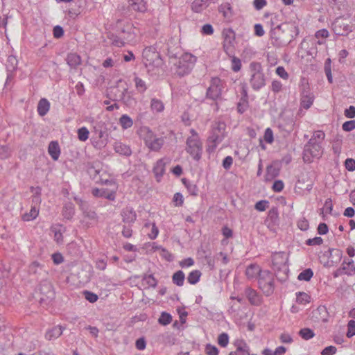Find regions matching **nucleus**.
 Segmentation results:
<instances>
[{
    "mask_svg": "<svg viewBox=\"0 0 355 355\" xmlns=\"http://www.w3.org/2000/svg\"><path fill=\"white\" fill-rule=\"evenodd\" d=\"M300 33L295 22H286L277 25L270 30L272 44L276 47H282L290 44Z\"/></svg>",
    "mask_w": 355,
    "mask_h": 355,
    "instance_id": "1",
    "label": "nucleus"
},
{
    "mask_svg": "<svg viewBox=\"0 0 355 355\" xmlns=\"http://www.w3.org/2000/svg\"><path fill=\"white\" fill-rule=\"evenodd\" d=\"M225 128L226 124L223 121H218L213 123L210 135L207 139L208 146L207 150L209 153L214 152L217 146L223 140L225 136Z\"/></svg>",
    "mask_w": 355,
    "mask_h": 355,
    "instance_id": "2",
    "label": "nucleus"
},
{
    "mask_svg": "<svg viewBox=\"0 0 355 355\" xmlns=\"http://www.w3.org/2000/svg\"><path fill=\"white\" fill-rule=\"evenodd\" d=\"M196 57L190 53H184L176 62H174L175 73L183 77L191 73L196 62Z\"/></svg>",
    "mask_w": 355,
    "mask_h": 355,
    "instance_id": "3",
    "label": "nucleus"
},
{
    "mask_svg": "<svg viewBox=\"0 0 355 355\" xmlns=\"http://www.w3.org/2000/svg\"><path fill=\"white\" fill-rule=\"evenodd\" d=\"M288 257L284 252H275L272 257V268L276 277L279 281H285L288 277Z\"/></svg>",
    "mask_w": 355,
    "mask_h": 355,
    "instance_id": "4",
    "label": "nucleus"
},
{
    "mask_svg": "<svg viewBox=\"0 0 355 355\" xmlns=\"http://www.w3.org/2000/svg\"><path fill=\"white\" fill-rule=\"evenodd\" d=\"M226 86L225 81L218 77H212L207 89L205 98L214 102L223 99V91Z\"/></svg>",
    "mask_w": 355,
    "mask_h": 355,
    "instance_id": "5",
    "label": "nucleus"
},
{
    "mask_svg": "<svg viewBox=\"0 0 355 355\" xmlns=\"http://www.w3.org/2000/svg\"><path fill=\"white\" fill-rule=\"evenodd\" d=\"M250 70L252 73L250 85L254 90L258 91L266 85V76L262 66L260 62H252L250 64Z\"/></svg>",
    "mask_w": 355,
    "mask_h": 355,
    "instance_id": "6",
    "label": "nucleus"
},
{
    "mask_svg": "<svg viewBox=\"0 0 355 355\" xmlns=\"http://www.w3.org/2000/svg\"><path fill=\"white\" fill-rule=\"evenodd\" d=\"M141 134L145 145L152 151H159L164 144V138L157 137L149 128H143Z\"/></svg>",
    "mask_w": 355,
    "mask_h": 355,
    "instance_id": "7",
    "label": "nucleus"
},
{
    "mask_svg": "<svg viewBox=\"0 0 355 355\" xmlns=\"http://www.w3.org/2000/svg\"><path fill=\"white\" fill-rule=\"evenodd\" d=\"M258 284L266 296L271 295L275 291L274 274L268 270H263L259 276Z\"/></svg>",
    "mask_w": 355,
    "mask_h": 355,
    "instance_id": "8",
    "label": "nucleus"
},
{
    "mask_svg": "<svg viewBox=\"0 0 355 355\" xmlns=\"http://www.w3.org/2000/svg\"><path fill=\"white\" fill-rule=\"evenodd\" d=\"M79 207L83 211V219L82 223L87 227L94 225L98 222V216L89 205L83 200H80Z\"/></svg>",
    "mask_w": 355,
    "mask_h": 355,
    "instance_id": "9",
    "label": "nucleus"
},
{
    "mask_svg": "<svg viewBox=\"0 0 355 355\" xmlns=\"http://www.w3.org/2000/svg\"><path fill=\"white\" fill-rule=\"evenodd\" d=\"M101 164L98 161L87 162L86 167L87 171L89 176L95 180L97 183L100 182L102 184H111L114 183L112 180H103L98 178V175L101 171Z\"/></svg>",
    "mask_w": 355,
    "mask_h": 355,
    "instance_id": "10",
    "label": "nucleus"
},
{
    "mask_svg": "<svg viewBox=\"0 0 355 355\" xmlns=\"http://www.w3.org/2000/svg\"><path fill=\"white\" fill-rule=\"evenodd\" d=\"M314 99V94L311 92L309 83H302L300 86V107L308 110L313 105Z\"/></svg>",
    "mask_w": 355,
    "mask_h": 355,
    "instance_id": "11",
    "label": "nucleus"
},
{
    "mask_svg": "<svg viewBox=\"0 0 355 355\" xmlns=\"http://www.w3.org/2000/svg\"><path fill=\"white\" fill-rule=\"evenodd\" d=\"M322 153L321 144L313 146L305 145L303 150V160L304 162L311 163L313 158H320Z\"/></svg>",
    "mask_w": 355,
    "mask_h": 355,
    "instance_id": "12",
    "label": "nucleus"
},
{
    "mask_svg": "<svg viewBox=\"0 0 355 355\" xmlns=\"http://www.w3.org/2000/svg\"><path fill=\"white\" fill-rule=\"evenodd\" d=\"M102 124H98L94 126V135L92 138L93 146L98 149H101L107 144V134L105 130L102 129Z\"/></svg>",
    "mask_w": 355,
    "mask_h": 355,
    "instance_id": "13",
    "label": "nucleus"
},
{
    "mask_svg": "<svg viewBox=\"0 0 355 355\" xmlns=\"http://www.w3.org/2000/svg\"><path fill=\"white\" fill-rule=\"evenodd\" d=\"M186 150L194 159L198 161L201 158L202 152V144L200 139H187Z\"/></svg>",
    "mask_w": 355,
    "mask_h": 355,
    "instance_id": "14",
    "label": "nucleus"
},
{
    "mask_svg": "<svg viewBox=\"0 0 355 355\" xmlns=\"http://www.w3.org/2000/svg\"><path fill=\"white\" fill-rule=\"evenodd\" d=\"M39 291L42 297L40 298V303L51 300L54 298L55 293L53 285L49 281L44 280L41 282L39 286Z\"/></svg>",
    "mask_w": 355,
    "mask_h": 355,
    "instance_id": "15",
    "label": "nucleus"
},
{
    "mask_svg": "<svg viewBox=\"0 0 355 355\" xmlns=\"http://www.w3.org/2000/svg\"><path fill=\"white\" fill-rule=\"evenodd\" d=\"M333 26L334 32L338 35H347L352 31V26L345 23L343 19H336Z\"/></svg>",
    "mask_w": 355,
    "mask_h": 355,
    "instance_id": "16",
    "label": "nucleus"
},
{
    "mask_svg": "<svg viewBox=\"0 0 355 355\" xmlns=\"http://www.w3.org/2000/svg\"><path fill=\"white\" fill-rule=\"evenodd\" d=\"M224 37L223 48L225 51L234 45L235 41V33L232 28L224 29L223 31Z\"/></svg>",
    "mask_w": 355,
    "mask_h": 355,
    "instance_id": "17",
    "label": "nucleus"
},
{
    "mask_svg": "<svg viewBox=\"0 0 355 355\" xmlns=\"http://www.w3.org/2000/svg\"><path fill=\"white\" fill-rule=\"evenodd\" d=\"M92 193L95 197L104 198L112 201H114L116 198V191H109L107 189L95 188L92 189Z\"/></svg>",
    "mask_w": 355,
    "mask_h": 355,
    "instance_id": "18",
    "label": "nucleus"
},
{
    "mask_svg": "<svg viewBox=\"0 0 355 355\" xmlns=\"http://www.w3.org/2000/svg\"><path fill=\"white\" fill-rule=\"evenodd\" d=\"M128 8L138 12H145L147 10V3L144 0H128Z\"/></svg>",
    "mask_w": 355,
    "mask_h": 355,
    "instance_id": "19",
    "label": "nucleus"
},
{
    "mask_svg": "<svg viewBox=\"0 0 355 355\" xmlns=\"http://www.w3.org/2000/svg\"><path fill=\"white\" fill-rule=\"evenodd\" d=\"M245 294L252 305L259 306L261 304V297L255 290L248 287L245 289Z\"/></svg>",
    "mask_w": 355,
    "mask_h": 355,
    "instance_id": "20",
    "label": "nucleus"
},
{
    "mask_svg": "<svg viewBox=\"0 0 355 355\" xmlns=\"http://www.w3.org/2000/svg\"><path fill=\"white\" fill-rule=\"evenodd\" d=\"M165 159L162 158L157 161L154 167H153V173L155 174V178L157 182H159L162 177L164 174L165 172Z\"/></svg>",
    "mask_w": 355,
    "mask_h": 355,
    "instance_id": "21",
    "label": "nucleus"
},
{
    "mask_svg": "<svg viewBox=\"0 0 355 355\" xmlns=\"http://www.w3.org/2000/svg\"><path fill=\"white\" fill-rule=\"evenodd\" d=\"M64 329V327L61 325L53 327L46 332L45 338L48 340L56 339L62 335Z\"/></svg>",
    "mask_w": 355,
    "mask_h": 355,
    "instance_id": "22",
    "label": "nucleus"
},
{
    "mask_svg": "<svg viewBox=\"0 0 355 355\" xmlns=\"http://www.w3.org/2000/svg\"><path fill=\"white\" fill-rule=\"evenodd\" d=\"M66 61L67 64L71 69H77L81 64L82 60L80 56L76 53H70L67 55Z\"/></svg>",
    "mask_w": 355,
    "mask_h": 355,
    "instance_id": "23",
    "label": "nucleus"
},
{
    "mask_svg": "<svg viewBox=\"0 0 355 355\" xmlns=\"http://www.w3.org/2000/svg\"><path fill=\"white\" fill-rule=\"evenodd\" d=\"M48 153L54 161L58 159L60 155V148L57 141H52L49 143Z\"/></svg>",
    "mask_w": 355,
    "mask_h": 355,
    "instance_id": "24",
    "label": "nucleus"
},
{
    "mask_svg": "<svg viewBox=\"0 0 355 355\" xmlns=\"http://www.w3.org/2000/svg\"><path fill=\"white\" fill-rule=\"evenodd\" d=\"M262 272L263 270H261L259 265L256 263H251L246 268L245 275L248 279H253L255 277L259 278L260 273Z\"/></svg>",
    "mask_w": 355,
    "mask_h": 355,
    "instance_id": "25",
    "label": "nucleus"
},
{
    "mask_svg": "<svg viewBox=\"0 0 355 355\" xmlns=\"http://www.w3.org/2000/svg\"><path fill=\"white\" fill-rule=\"evenodd\" d=\"M143 58L148 62L149 64H154L155 60L159 58V55L157 52L152 51L150 48H149L144 50Z\"/></svg>",
    "mask_w": 355,
    "mask_h": 355,
    "instance_id": "26",
    "label": "nucleus"
},
{
    "mask_svg": "<svg viewBox=\"0 0 355 355\" xmlns=\"http://www.w3.org/2000/svg\"><path fill=\"white\" fill-rule=\"evenodd\" d=\"M114 150L124 156H130L132 154V150L129 146L124 144L121 142H116L114 146Z\"/></svg>",
    "mask_w": 355,
    "mask_h": 355,
    "instance_id": "27",
    "label": "nucleus"
},
{
    "mask_svg": "<svg viewBox=\"0 0 355 355\" xmlns=\"http://www.w3.org/2000/svg\"><path fill=\"white\" fill-rule=\"evenodd\" d=\"M30 190L31 192L34 193V194L31 197L33 206H35L39 208V206L42 202V189L40 187H31Z\"/></svg>",
    "mask_w": 355,
    "mask_h": 355,
    "instance_id": "28",
    "label": "nucleus"
},
{
    "mask_svg": "<svg viewBox=\"0 0 355 355\" xmlns=\"http://www.w3.org/2000/svg\"><path fill=\"white\" fill-rule=\"evenodd\" d=\"M75 214L74 205L71 202H67L64 205L62 209V216L67 220H71Z\"/></svg>",
    "mask_w": 355,
    "mask_h": 355,
    "instance_id": "29",
    "label": "nucleus"
},
{
    "mask_svg": "<svg viewBox=\"0 0 355 355\" xmlns=\"http://www.w3.org/2000/svg\"><path fill=\"white\" fill-rule=\"evenodd\" d=\"M340 268L345 275L352 276L355 274V266L353 260H349L348 261L345 260Z\"/></svg>",
    "mask_w": 355,
    "mask_h": 355,
    "instance_id": "30",
    "label": "nucleus"
},
{
    "mask_svg": "<svg viewBox=\"0 0 355 355\" xmlns=\"http://www.w3.org/2000/svg\"><path fill=\"white\" fill-rule=\"evenodd\" d=\"M50 108V103L46 98L40 100L37 104V112L40 116H43L47 114Z\"/></svg>",
    "mask_w": 355,
    "mask_h": 355,
    "instance_id": "31",
    "label": "nucleus"
},
{
    "mask_svg": "<svg viewBox=\"0 0 355 355\" xmlns=\"http://www.w3.org/2000/svg\"><path fill=\"white\" fill-rule=\"evenodd\" d=\"M123 221L125 223H130L135 222L137 218L135 211L132 208L127 207L123 211Z\"/></svg>",
    "mask_w": 355,
    "mask_h": 355,
    "instance_id": "32",
    "label": "nucleus"
},
{
    "mask_svg": "<svg viewBox=\"0 0 355 355\" xmlns=\"http://www.w3.org/2000/svg\"><path fill=\"white\" fill-rule=\"evenodd\" d=\"M28 272L32 275H41L43 273H45L46 271L43 268V266H41L38 262L34 261L29 266Z\"/></svg>",
    "mask_w": 355,
    "mask_h": 355,
    "instance_id": "33",
    "label": "nucleus"
},
{
    "mask_svg": "<svg viewBox=\"0 0 355 355\" xmlns=\"http://www.w3.org/2000/svg\"><path fill=\"white\" fill-rule=\"evenodd\" d=\"M218 11L221 12L226 19H230L232 17V8L229 3L221 4L218 7Z\"/></svg>",
    "mask_w": 355,
    "mask_h": 355,
    "instance_id": "34",
    "label": "nucleus"
},
{
    "mask_svg": "<svg viewBox=\"0 0 355 355\" xmlns=\"http://www.w3.org/2000/svg\"><path fill=\"white\" fill-rule=\"evenodd\" d=\"M38 214H39V208L35 206L32 205L30 211L28 213H25L24 214H23L22 219L24 221L32 220L35 219L38 216Z\"/></svg>",
    "mask_w": 355,
    "mask_h": 355,
    "instance_id": "35",
    "label": "nucleus"
},
{
    "mask_svg": "<svg viewBox=\"0 0 355 355\" xmlns=\"http://www.w3.org/2000/svg\"><path fill=\"white\" fill-rule=\"evenodd\" d=\"M185 279L184 273L182 270H178L175 272L173 277L172 281L173 284H176L178 286H182L184 284Z\"/></svg>",
    "mask_w": 355,
    "mask_h": 355,
    "instance_id": "36",
    "label": "nucleus"
},
{
    "mask_svg": "<svg viewBox=\"0 0 355 355\" xmlns=\"http://www.w3.org/2000/svg\"><path fill=\"white\" fill-rule=\"evenodd\" d=\"M182 182H183L184 185L187 187L189 193L191 195H192L193 196H198V187L195 184L191 183V182H189V180H187L185 178L182 179Z\"/></svg>",
    "mask_w": 355,
    "mask_h": 355,
    "instance_id": "37",
    "label": "nucleus"
},
{
    "mask_svg": "<svg viewBox=\"0 0 355 355\" xmlns=\"http://www.w3.org/2000/svg\"><path fill=\"white\" fill-rule=\"evenodd\" d=\"M201 275V272L198 270L191 271L187 277L188 282L191 284H197L200 280Z\"/></svg>",
    "mask_w": 355,
    "mask_h": 355,
    "instance_id": "38",
    "label": "nucleus"
},
{
    "mask_svg": "<svg viewBox=\"0 0 355 355\" xmlns=\"http://www.w3.org/2000/svg\"><path fill=\"white\" fill-rule=\"evenodd\" d=\"M150 108L152 111L161 112L164 110V105L161 100L152 98L150 102Z\"/></svg>",
    "mask_w": 355,
    "mask_h": 355,
    "instance_id": "39",
    "label": "nucleus"
},
{
    "mask_svg": "<svg viewBox=\"0 0 355 355\" xmlns=\"http://www.w3.org/2000/svg\"><path fill=\"white\" fill-rule=\"evenodd\" d=\"M119 124L123 129H128L132 126L133 121L127 114H123L119 119Z\"/></svg>",
    "mask_w": 355,
    "mask_h": 355,
    "instance_id": "40",
    "label": "nucleus"
},
{
    "mask_svg": "<svg viewBox=\"0 0 355 355\" xmlns=\"http://www.w3.org/2000/svg\"><path fill=\"white\" fill-rule=\"evenodd\" d=\"M134 82L135 83V87L139 93L143 94L146 92L147 89V86L145 81H144L141 78L136 76L134 78Z\"/></svg>",
    "mask_w": 355,
    "mask_h": 355,
    "instance_id": "41",
    "label": "nucleus"
},
{
    "mask_svg": "<svg viewBox=\"0 0 355 355\" xmlns=\"http://www.w3.org/2000/svg\"><path fill=\"white\" fill-rule=\"evenodd\" d=\"M208 0H195L191 4V9L195 12H201L205 8L204 5Z\"/></svg>",
    "mask_w": 355,
    "mask_h": 355,
    "instance_id": "42",
    "label": "nucleus"
},
{
    "mask_svg": "<svg viewBox=\"0 0 355 355\" xmlns=\"http://www.w3.org/2000/svg\"><path fill=\"white\" fill-rule=\"evenodd\" d=\"M324 70L329 83H333V77L331 74V60L330 58H327L324 62Z\"/></svg>",
    "mask_w": 355,
    "mask_h": 355,
    "instance_id": "43",
    "label": "nucleus"
},
{
    "mask_svg": "<svg viewBox=\"0 0 355 355\" xmlns=\"http://www.w3.org/2000/svg\"><path fill=\"white\" fill-rule=\"evenodd\" d=\"M298 334L302 338L306 340L313 338L315 336L313 331L309 328H302Z\"/></svg>",
    "mask_w": 355,
    "mask_h": 355,
    "instance_id": "44",
    "label": "nucleus"
},
{
    "mask_svg": "<svg viewBox=\"0 0 355 355\" xmlns=\"http://www.w3.org/2000/svg\"><path fill=\"white\" fill-rule=\"evenodd\" d=\"M313 275V270L311 268H307L299 274L297 279L300 281L308 282L311 279Z\"/></svg>",
    "mask_w": 355,
    "mask_h": 355,
    "instance_id": "45",
    "label": "nucleus"
},
{
    "mask_svg": "<svg viewBox=\"0 0 355 355\" xmlns=\"http://www.w3.org/2000/svg\"><path fill=\"white\" fill-rule=\"evenodd\" d=\"M172 321V316L171 314L166 312H162L159 318L158 319V322L164 326H166L170 324Z\"/></svg>",
    "mask_w": 355,
    "mask_h": 355,
    "instance_id": "46",
    "label": "nucleus"
},
{
    "mask_svg": "<svg viewBox=\"0 0 355 355\" xmlns=\"http://www.w3.org/2000/svg\"><path fill=\"white\" fill-rule=\"evenodd\" d=\"M143 281H146V284L153 288H155L157 285V280L154 277L153 275L144 274L142 277Z\"/></svg>",
    "mask_w": 355,
    "mask_h": 355,
    "instance_id": "47",
    "label": "nucleus"
},
{
    "mask_svg": "<svg viewBox=\"0 0 355 355\" xmlns=\"http://www.w3.org/2000/svg\"><path fill=\"white\" fill-rule=\"evenodd\" d=\"M248 100L240 99L239 102L237 103V111L240 114L244 113L248 110Z\"/></svg>",
    "mask_w": 355,
    "mask_h": 355,
    "instance_id": "48",
    "label": "nucleus"
},
{
    "mask_svg": "<svg viewBox=\"0 0 355 355\" xmlns=\"http://www.w3.org/2000/svg\"><path fill=\"white\" fill-rule=\"evenodd\" d=\"M89 130L85 127H82L78 130V138L80 141H86L89 137Z\"/></svg>",
    "mask_w": 355,
    "mask_h": 355,
    "instance_id": "49",
    "label": "nucleus"
},
{
    "mask_svg": "<svg viewBox=\"0 0 355 355\" xmlns=\"http://www.w3.org/2000/svg\"><path fill=\"white\" fill-rule=\"evenodd\" d=\"M279 175V171L272 165H270L266 168L267 179H272Z\"/></svg>",
    "mask_w": 355,
    "mask_h": 355,
    "instance_id": "50",
    "label": "nucleus"
},
{
    "mask_svg": "<svg viewBox=\"0 0 355 355\" xmlns=\"http://www.w3.org/2000/svg\"><path fill=\"white\" fill-rule=\"evenodd\" d=\"M218 343L220 346L225 347L229 343V336L226 333L220 334L218 337Z\"/></svg>",
    "mask_w": 355,
    "mask_h": 355,
    "instance_id": "51",
    "label": "nucleus"
},
{
    "mask_svg": "<svg viewBox=\"0 0 355 355\" xmlns=\"http://www.w3.org/2000/svg\"><path fill=\"white\" fill-rule=\"evenodd\" d=\"M83 293L85 298L91 303L96 302L98 299V295L91 291H84Z\"/></svg>",
    "mask_w": 355,
    "mask_h": 355,
    "instance_id": "52",
    "label": "nucleus"
},
{
    "mask_svg": "<svg viewBox=\"0 0 355 355\" xmlns=\"http://www.w3.org/2000/svg\"><path fill=\"white\" fill-rule=\"evenodd\" d=\"M297 225L302 231H306L309 228V223L304 217L298 220Z\"/></svg>",
    "mask_w": 355,
    "mask_h": 355,
    "instance_id": "53",
    "label": "nucleus"
},
{
    "mask_svg": "<svg viewBox=\"0 0 355 355\" xmlns=\"http://www.w3.org/2000/svg\"><path fill=\"white\" fill-rule=\"evenodd\" d=\"M305 243L307 245H320L323 243V239L321 237L316 236L313 239H309Z\"/></svg>",
    "mask_w": 355,
    "mask_h": 355,
    "instance_id": "54",
    "label": "nucleus"
},
{
    "mask_svg": "<svg viewBox=\"0 0 355 355\" xmlns=\"http://www.w3.org/2000/svg\"><path fill=\"white\" fill-rule=\"evenodd\" d=\"M264 140L268 143V144H272L274 141V137H273V132H272V130H271V128H266V130H265V132H264Z\"/></svg>",
    "mask_w": 355,
    "mask_h": 355,
    "instance_id": "55",
    "label": "nucleus"
},
{
    "mask_svg": "<svg viewBox=\"0 0 355 355\" xmlns=\"http://www.w3.org/2000/svg\"><path fill=\"white\" fill-rule=\"evenodd\" d=\"M268 205L269 202L268 200H260L255 204V209L263 211L268 207Z\"/></svg>",
    "mask_w": 355,
    "mask_h": 355,
    "instance_id": "56",
    "label": "nucleus"
},
{
    "mask_svg": "<svg viewBox=\"0 0 355 355\" xmlns=\"http://www.w3.org/2000/svg\"><path fill=\"white\" fill-rule=\"evenodd\" d=\"M342 128L344 131L349 132L355 129V120L348 121L345 122L343 125Z\"/></svg>",
    "mask_w": 355,
    "mask_h": 355,
    "instance_id": "57",
    "label": "nucleus"
},
{
    "mask_svg": "<svg viewBox=\"0 0 355 355\" xmlns=\"http://www.w3.org/2000/svg\"><path fill=\"white\" fill-rule=\"evenodd\" d=\"M205 352L207 355H218V348L212 345L211 344H207L205 347Z\"/></svg>",
    "mask_w": 355,
    "mask_h": 355,
    "instance_id": "58",
    "label": "nucleus"
},
{
    "mask_svg": "<svg viewBox=\"0 0 355 355\" xmlns=\"http://www.w3.org/2000/svg\"><path fill=\"white\" fill-rule=\"evenodd\" d=\"M232 69L237 72L239 71L241 68V60L238 58L234 57L232 60Z\"/></svg>",
    "mask_w": 355,
    "mask_h": 355,
    "instance_id": "59",
    "label": "nucleus"
},
{
    "mask_svg": "<svg viewBox=\"0 0 355 355\" xmlns=\"http://www.w3.org/2000/svg\"><path fill=\"white\" fill-rule=\"evenodd\" d=\"M348 330L347 332V336L348 338H352L353 336L355 335L354 330H355V321L353 320H351L349 321L348 324Z\"/></svg>",
    "mask_w": 355,
    "mask_h": 355,
    "instance_id": "60",
    "label": "nucleus"
},
{
    "mask_svg": "<svg viewBox=\"0 0 355 355\" xmlns=\"http://www.w3.org/2000/svg\"><path fill=\"white\" fill-rule=\"evenodd\" d=\"M276 73L284 80L288 79L289 75L286 71L284 67L279 66L276 69Z\"/></svg>",
    "mask_w": 355,
    "mask_h": 355,
    "instance_id": "61",
    "label": "nucleus"
},
{
    "mask_svg": "<svg viewBox=\"0 0 355 355\" xmlns=\"http://www.w3.org/2000/svg\"><path fill=\"white\" fill-rule=\"evenodd\" d=\"M337 349L334 346H328L325 347L322 352V355H334L336 353Z\"/></svg>",
    "mask_w": 355,
    "mask_h": 355,
    "instance_id": "62",
    "label": "nucleus"
},
{
    "mask_svg": "<svg viewBox=\"0 0 355 355\" xmlns=\"http://www.w3.org/2000/svg\"><path fill=\"white\" fill-rule=\"evenodd\" d=\"M345 168L349 171L355 170V160L352 158H347L345 160Z\"/></svg>",
    "mask_w": 355,
    "mask_h": 355,
    "instance_id": "63",
    "label": "nucleus"
},
{
    "mask_svg": "<svg viewBox=\"0 0 355 355\" xmlns=\"http://www.w3.org/2000/svg\"><path fill=\"white\" fill-rule=\"evenodd\" d=\"M344 114L347 118L352 119L355 117V107L350 105L349 108L346 109Z\"/></svg>",
    "mask_w": 355,
    "mask_h": 355,
    "instance_id": "64",
    "label": "nucleus"
}]
</instances>
